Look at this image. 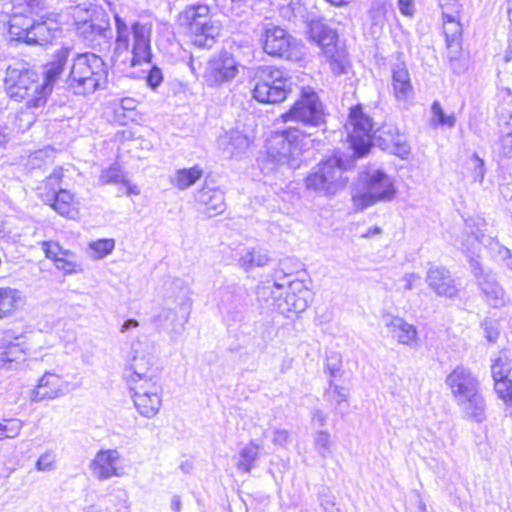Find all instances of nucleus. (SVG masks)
<instances>
[{"label": "nucleus", "instance_id": "1", "mask_svg": "<svg viewBox=\"0 0 512 512\" xmlns=\"http://www.w3.org/2000/svg\"><path fill=\"white\" fill-rule=\"evenodd\" d=\"M72 48L61 47L52 55L47 63L42 82L37 80V75L31 70H19L8 68L5 77L8 95L16 101H25L27 110L18 113L17 119L25 121V128H29L35 121V110L46 104L47 97L53 90L54 84L64 73L70 60Z\"/></svg>", "mask_w": 512, "mask_h": 512}, {"label": "nucleus", "instance_id": "2", "mask_svg": "<svg viewBox=\"0 0 512 512\" xmlns=\"http://www.w3.org/2000/svg\"><path fill=\"white\" fill-rule=\"evenodd\" d=\"M115 21V41L111 60L114 64L136 67L150 63L152 24L140 21L130 26L113 11Z\"/></svg>", "mask_w": 512, "mask_h": 512}, {"label": "nucleus", "instance_id": "3", "mask_svg": "<svg viewBox=\"0 0 512 512\" xmlns=\"http://www.w3.org/2000/svg\"><path fill=\"white\" fill-rule=\"evenodd\" d=\"M108 82V69L104 60L95 53H77L71 58L67 86L75 95H91L104 89Z\"/></svg>", "mask_w": 512, "mask_h": 512}, {"label": "nucleus", "instance_id": "4", "mask_svg": "<svg viewBox=\"0 0 512 512\" xmlns=\"http://www.w3.org/2000/svg\"><path fill=\"white\" fill-rule=\"evenodd\" d=\"M207 4L188 5L179 14V24L186 29L190 41L199 48H211L221 32V24L212 18Z\"/></svg>", "mask_w": 512, "mask_h": 512}, {"label": "nucleus", "instance_id": "5", "mask_svg": "<svg viewBox=\"0 0 512 512\" xmlns=\"http://www.w3.org/2000/svg\"><path fill=\"white\" fill-rule=\"evenodd\" d=\"M301 135L298 127L274 133L267 141L264 169L274 171L282 167H299L302 155Z\"/></svg>", "mask_w": 512, "mask_h": 512}, {"label": "nucleus", "instance_id": "6", "mask_svg": "<svg viewBox=\"0 0 512 512\" xmlns=\"http://www.w3.org/2000/svg\"><path fill=\"white\" fill-rule=\"evenodd\" d=\"M258 294L265 296L271 294L276 302L277 310L289 317L290 313H301L306 310L311 300V291L301 280H292L285 283L274 281L258 287Z\"/></svg>", "mask_w": 512, "mask_h": 512}, {"label": "nucleus", "instance_id": "7", "mask_svg": "<svg viewBox=\"0 0 512 512\" xmlns=\"http://www.w3.org/2000/svg\"><path fill=\"white\" fill-rule=\"evenodd\" d=\"M281 118L284 122H297L299 135L311 136L313 133L310 130L324 123L323 106L315 92L304 91L302 97Z\"/></svg>", "mask_w": 512, "mask_h": 512}, {"label": "nucleus", "instance_id": "8", "mask_svg": "<svg viewBox=\"0 0 512 512\" xmlns=\"http://www.w3.org/2000/svg\"><path fill=\"white\" fill-rule=\"evenodd\" d=\"M291 80L277 68L267 66L260 70L253 88V97L261 103H279L291 93Z\"/></svg>", "mask_w": 512, "mask_h": 512}, {"label": "nucleus", "instance_id": "9", "mask_svg": "<svg viewBox=\"0 0 512 512\" xmlns=\"http://www.w3.org/2000/svg\"><path fill=\"white\" fill-rule=\"evenodd\" d=\"M309 35L311 40L321 47L332 72L336 75L346 73L349 65L347 52L338 45L336 33L321 21H312L309 25Z\"/></svg>", "mask_w": 512, "mask_h": 512}, {"label": "nucleus", "instance_id": "10", "mask_svg": "<svg viewBox=\"0 0 512 512\" xmlns=\"http://www.w3.org/2000/svg\"><path fill=\"white\" fill-rule=\"evenodd\" d=\"M346 184L341 160L331 157L317 165L306 177V186L325 195H334Z\"/></svg>", "mask_w": 512, "mask_h": 512}, {"label": "nucleus", "instance_id": "11", "mask_svg": "<svg viewBox=\"0 0 512 512\" xmlns=\"http://www.w3.org/2000/svg\"><path fill=\"white\" fill-rule=\"evenodd\" d=\"M396 190L392 179L382 170H376L366 175V187L363 192L353 195V204L363 210L379 201H390Z\"/></svg>", "mask_w": 512, "mask_h": 512}, {"label": "nucleus", "instance_id": "12", "mask_svg": "<svg viewBox=\"0 0 512 512\" xmlns=\"http://www.w3.org/2000/svg\"><path fill=\"white\" fill-rule=\"evenodd\" d=\"M263 50L268 55L297 59L302 54V45L279 26L267 25L262 35Z\"/></svg>", "mask_w": 512, "mask_h": 512}, {"label": "nucleus", "instance_id": "13", "mask_svg": "<svg viewBox=\"0 0 512 512\" xmlns=\"http://www.w3.org/2000/svg\"><path fill=\"white\" fill-rule=\"evenodd\" d=\"M346 130L350 147L358 156L365 155L372 146V121L359 106L351 108Z\"/></svg>", "mask_w": 512, "mask_h": 512}, {"label": "nucleus", "instance_id": "14", "mask_svg": "<svg viewBox=\"0 0 512 512\" xmlns=\"http://www.w3.org/2000/svg\"><path fill=\"white\" fill-rule=\"evenodd\" d=\"M125 379L129 388L135 387V385L158 383L160 382V371L149 353L143 351L139 354L135 351L125 368Z\"/></svg>", "mask_w": 512, "mask_h": 512}, {"label": "nucleus", "instance_id": "15", "mask_svg": "<svg viewBox=\"0 0 512 512\" xmlns=\"http://www.w3.org/2000/svg\"><path fill=\"white\" fill-rule=\"evenodd\" d=\"M89 468L92 475L100 481L119 478L125 474L123 457L117 449L99 450L90 462Z\"/></svg>", "mask_w": 512, "mask_h": 512}, {"label": "nucleus", "instance_id": "16", "mask_svg": "<svg viewBox=\"0 0 512 512\" xmlns=\"http://www.w3.org/2000/svg\"><path fill=\"white\" fill-rule=\"evenodd\" d=\"M134 405L138 412L146 418L155 417L162 405L163 388L160 382L147 385H135L130 388Z\"/></svg>", "mask_w": 512, "mask_h": 512}, {"label": "nucleus", "instance_id": "17", "mask_svg": "<svg viewBox=\"0 0 512 512\" xmlns=\"http://www.w3.org/2000/svg\"><path fill=\"white\" fill-rule=\"evenodd\" d=\"M238 74V63L232 54L224 51L207 64L204 79L209 86L217 87L232 81Z\"/></svg>", "mask_w": 512, "mask_h": 512}, {"label": "nucleus", "instance_id": "18", "mask_svg": "<svg viewBox=\"0 0 512 512\" xmlns=\"http://www.w3.org/2000/svg\"><path fill=\"white\" fill-rule=\"evenodd\" d=\"M471 269L485 301L493 307L503 306L505 292L497 282L495 275L491 271L484 270L477 259L471 258Z\"/></svg>", "mask_w": 512, "mask_h": 512}, {"label": "nucleus", "instance_id": "19", "mask_svg": "<svg viewBox=\"0 0 512 512\" xmlns=\"http://www.w3.org/2000/svg\"><path fill=\"white\" fill-rule=\"evenodd\" d=\"M61 33L59 15L47 13L32 20L29 45H45L51 43Z\"/></svg>", "mask_w": 512, "mask_h": 512}, {"label": "nucleus", "instance_id": "20", "mask_svg": "<svg viewBox=\"0 0 512 512\" xmlns=\"http://www.w3.org/2000/svg\"><path fill=\"white\" fill-rule=\"evenodd\" d=\"M445 384L454 400L480 389V382L471 369L459 365L446 377Z\"/></svg>", "mask_w": 512, "mask_h": 512}, {"label": "nucleus", "instance_id": "21", "mask_svg": "<svg viewBox=\"0 0 512 512\" xmlns=\"http://www.w3.org/2000/svg\"><path fill=\"white\" fill-rule=\"evenodd\" d=\"M195 201L200 212L209 218L220 215L226 210L223 190L207 183L196 192Z\"/></svg>", "mask_w": 512, "mask_h": 512}, {"label": "nucleus", "instance_id": "22", "mask_svg": "<svg viewBox=\"0 0 512 512\" xmlns=\"http://www.w3.org/2000/svg\"><path fill=\"white\" fill-rule=\"evenodd\" d=\"M425 281L428 288L439 297L453 299L458 296L459 289L455 279L445 267L431 266L426 273Z\"/></svg>", "mask_w": 512, "mask_h": 512}, {"label": "nucleus", "instance_id": "23", "mask_svg": "<svg viewBox=\"0 0 512 512\" xmlns=\"http://www.w3.org/2000/svg\"><path fill=\"white\" fill-rule=\"evenodd\" d=\"M68 382L60 375L45 372L39 379L38 384L32 390L31 400L40 402L43 400H54L66 394L68 391Z\"/></svg>", "mask_w": 512, "mask_h": 512}, {"label": "nucleus", "instance_id": "24", "mask_svg": "<svg viewBox=\"0 0 512 512\" xmlns=\"http://www.w3.org/2000/svg\"><path fill=\"white\" fill-rule=\"evenodd\" d=\"M77 34L89 45L96 49L111 38V30L108 21L97 22V18L78 22Z\"/></svg>", "mask_w": 512, "mask_h": 512}, {"label": "nucleus", "instance_id": "25", "mask_svg": "<svg viewBox=\"0 0 512 512\" xmlns=\"http://www.w3.org/2000/svg\"><path fill=\"white\" fill-rule=\"evenodd\" d=\"M386 327L393 339L399 344L411 349L419 346L418 329L413 324L398 316H390L386 321Z\"/></svg>", "mask_w": 512, "mask_h": 512}, {"label": "nucleus", "instance_id": "26", "mask_svg": "<svg viewBox=\"0 0 512 512\" xmlns=\"http://www.w3.org/2000/svg\"><path fill=\"white\" fill-rule=\"evenodd\" d=\"M454 401L467 419L476 423H482L486 419V402L480 389Z\"/></svg>", "mask_w": 512, "mask_h": 512}, {"label": "nucleus", "instance_id": "27", "mask_svg": "<svg viewBox=\"0 0 512 512\" xmlns=\"http://www.w3.org/2000/svg\"><path fill=\"white\" fill-rule=\"evenodd\" d=\"M489 239L492 237H486L479 228H475V225L467 222L465 230L459 239L460 248L466 254L471 263L472 259H477L480 246L484 245L489 249Z\"/></svg>", "mask_w": 512, "mask_h": 512}, {"label": "nucleus", "instance_id": "28", "mask_svg": "<svg viewBox=\"0 0 512 512\" xmlns=\"http://www.w3.org/2000/svg\"><path fill=\"white\" fill-rule=\"evenodd\" d=\"M249 145V138L238 130L225 132L217 138L218 149L228 158L244 153Z\"/></svg>", "mask_w": 512, "mask_h": 512}, {"label": "nucleus", "instance_id": "29", "mask_svg": "<svg viewBox=\"0 0 512 512\" xmlns=\"http://www.w3.org/2000/svg\"><path fill=\"white\" fill-rule=\"evenodd\" d=\"M393 92L397 100L405 101L413 94V86L409 71L403 61H397L392 65Z\"/></svg>", "mask_w": 512, "mask_h": 512}, {"label": "nucleus", "instance_id": "30", "mask_svg": "<svg viewBox=\"0 0 512 512\" xmlns=\"http://www.w3.org/2000/svg\"><path fill=\"white\" fill-rule=\"evenodd\" d=\"M49 204L59 215L75 220L80 214V201L69 190H60Z\"/></svg>", "mask_w": 512, "mask_h": 512}, {"label": "nucleus", "instance_id": "31", "mask_svg": "<svg viewBox=\"0 0 512 512\" xmlns=\"http://www.w3.org/2000/svg\"><path fill=\"white\" fill-rule=\"evenodd\" d=\"M262 446L254 440L249 441L238 452V458L235 467L238 472L250 474L256 467L257 460L260 457Z\"/></svg>", "mask_w": 512, "mask_h": 512}, {"label": "nucleus", "instance_id": "32", "mask_svg": "<svg viewBox=\"0 0 512 512\" xmlns=\"http://www.w3.org/2000/svg\"><path fill=\"white\" fill-rule=\"evenodd\" d=\"M32 20L33 18L23 13H14L9 20V34L11 39L23 41L29 45Z\"/></svg>", "mask_w": 512, "mask_h": 512}, {"label": "nucleus", "instance_id": "33", "mask_svg": "<svg viewBox=\"0 0 512 512\" xmlns=\"http://www.w3.org/2000/svg\"><path fill=\"white\" fill-rule=\"evenodd\" d=\"M62 177L63 169L56 167L38 188L39 195L45 203L51 202L57 193L63 190L61 188Z\"/></svg>", "mask_w": 512, "mask_h": 512}, {"label": "nucleus", "instance_id": "34", "mask_svg": "<svg viewBox=\"0 0 512 512\" xmlns=\"http://www.w3.org/2000/svg\"><path fill=\"white\" fill-rule=\"evenodd\" d=\"M271 258L265 250L259 248H249L239 258L240 266L249 271L253 267H264L269 264Z\"/></svg>", "mask_w": 512, "mask_h": 512}, {"label": "nucleus", "instance_id": "35", "mask_svg": "<svg viewBox=\"0 0 512 512\" xmlns=\"http://www.w3.org/2000/svg\"><path fill=\"white\" fill-rule=\"evenodd\" d=\"M203 175L199 166L177 170L171 178V183L180 190L187 189L194 185Z\"/></svg>", "mask_w": 512, "mask_h": 512}, {"label": "nucleus", "instance_id": "36", "mask_svg": "<svg viewBox=\"0 0 512 512\" xmlns=\"http://www.w3.org/2000/svg\"><path fill=\"white\" fill-rule=\"evenodd\" d=\"M512 370V355L508 351H500L491 360V375L493 380L507 379Z\"/></svg>", "mask_w": 512, "mask_h": 512}, {"label": "nucleus", "instance_id": "37", "mask_svg": "<svg viewBox=\"0 0 512 512\" xmlns=\"http://www.w3.org/2000/svg\"><path fill=\"white\" fill-rule=\"evenodd\" d=\"M21 296L18 290L10 287L0 288V318H6L16 310Z\"/></svg>", "mask_w": 512, "mask_h": 512}, {"label": "nucleus", "instance_id": "38", "mask_svg": "<svg viewBox=\"0 0 512 512\" xmlns=\"http://www.w3.org/2000/svg\"><path fill=\"white\" fill-rule=\"evenodd\" d=\"M443 30L449 54L456 55L460 51V39L462 36V26L459 20L449 22L447 25H443Z\"/></svg>", "mask_w": 512, "mask_h": 512}, {"label": "nucleus", "instance_id": "39", "mask_svg": "<svg viewBox=\"0 0 512 512\" xmlns=\"http://www.w3.org/2000/svg\"><path fill=\"white\" fill-rule=\"evenodd\" d=\"M25 359V351L21 343L9 342L0 352V367L8 368L7 364L19 362Z\"/></svg>", "mask_w": 512, "mask_h": 512}, {"label": "nucleus", "instance_id": "40", "mask_svg": "<svg viewBox=\"0 0 512 512\" xmlns=\"http://www.w3.org/2000/svg\"><path fill=\"white\" fill-rule=\"evenodd\" d=\"M489 250L496 261L501 262L507 270L512 272V252L510 249L503 246L496 239H489Z\"/></svg>", "mask_w": 512, "mask_h": 512}, {"label": "nucleus", "instance_id": "41", "mask_svg": "<svg viewBox=\"0 0 512 512\" xmlns=\"http://www.w3.org/2000/svg\"><path fill=\"white\" fill-rule=\"evenodd\" d=\"M55 150L49 147L34 152L28 164L31 169H41L43 166L52 165L54 163Z\"/></svg>", "mask_w": 512, "mask_h": 512}, {"label": "nucleus", "instance_id": "42", "mask_svg": "<svg viewBox=\"0 0 512 512\" xmlns=\"http://www.w3.org/2000/svg\"><path fill=\"white\" fill-rule=\"evenodd\" d=\"M431 113L430 125L432 127H437L438 125L453 127L455 125L454 115H446L438 101L432 103Z\"/></svg>", "mask_w": 512, "mask_h": 512}, {"label": "nucleus", "instance_id": "43", "mask_svg": "<svg viewBox=\"0 0 512 512\" xmlns=\"http://www.w3.org/2000/svg\"><path fill=\"white\" fill-rule=\"evenodd\" d=\"M314 447L322 458H326L332 453V441L328 431H318L314 436Z\"/></svg>", "mask_w": 512, "mask_h": 512}, {"label": "nucleus", "instance_id": "44", "mask_svg": "<svg viewBox=\"0 0 512 512\" xmlns=\"http://www.w3.org/2000/svg\"><path fill=\"white\" fill-rule=\"evenodd\" d=\"M494 390L506 407L512 410V381L509 378L494 380Z\"/></svg>", "mask_w": 512, "mask_h": 512}, {"label": "nucleus", "instance_id": "45", "mask_svg": "<svg viewBox=\"0 0 512 512\" xmlns=\"http://www.w3.org/2000/svg\"><path fill=\"white\" fill-rule=\"evenodd\" d=\"M324 396L328 402L340 406L342 402H347L349 393L343 386L335 385L331 379Z\"/></svg>", "mask_w": 512, "mask_h": 512}, {"label": "nucleus", "instance_id": "46", "mask_svg": "<svg viewBox=\"0 0 512 512\" xmlns=\"http://www.w3.org/2000/svg\"><path fill=\"white\" fill-rule=\"evenodd\" d=\"M115 247L113 239H99L89 244V248L93 251L95 259H102L112 253Z\"/></svg>", "mask_w": 512, "mask_h": 512}, {"label": "nucleus", "instance_id": "47", "mask_svg": "<svg viewBox=\"0 0 512 512\" xmlns=\"http://www.w3.org/2000/svg\"><path fill=\"white\" fill-rule=\"evenodd\" d=\"M388 3L384 0H375L369 9V17L373 25H382L385 21Z\"/></svg>", "mask_w": 512, "mask_h": 512}, {"label": "nucleus", "instance_id": "48", "mask_svg": "<svg viewBox=\"0 0 512 512\" xmlns=\"http://www.w3.org/2000/svg\"><path fill=\"white\" fill-rule=\"evenodd\" d=\"M35 469L39 472H50L56 469V454L47 450L41 454L35 463Z\"/></svg>", "mask_w": 512, "mask_h": 512}, {"label": "nucleus", "instance_id": "49", "mask_svg": "<svg viewBox=\"0 0 512 512\" xmlns=\"http://www.w3.org/2000/svg\"><path fill=\"white\" fill-rule=\"evenodd\" d=\"M100 182L102 184L123 182V176L119 166L112 165L109 168L102 170Z\"/></svg>", "mask_w": 512, "mask_h": 512}, {"label": "nucleus", "instance_id": "50", "mask_svg": "<svg viewBox=\"0 0 512 512\" xmlns=\"http://www.w3.org/2000/svg\"><path fill=\"white\" fill-rule=\"evenodd\" d=\"M23 427L22 421L18 419L10 420L7 424L0 423V432L2 438H15Z\"/></svg>", "mask_w": 512, "mask_h": 512}, {"label": "nucleus", "instance_id": "51", "mask_svg": "<svg viewBox=\"0 0 512 512\" xmlns=\"http://www.w3.org/2000/svg\"><path fill=\"white\" fill-rule=\"evenodd\" d=\"M136 108V101L133 98H123L114 108L115 116L119 121L123 122L121 118H126V112H132Z\"/></svg>", "mask_w": 512, "mask_h": 512}, {"label": "nucleus", "instance_id": "52", "mask_svg": "<svg viewBox=\"0 0 512 512\" xmlns=\"http://www.w3.org/2000/svg\"><path fill=\"white\" fill-rule=\"evenodd\" d=\"M393 153L402 159L407 158L410 154V146L404 137L398 135L396 139L393 140Z\"/></svg>", "mask_w": 512, "mask_h": 512}, {"label": "nucleus", "instance_id": "53", "mask_svg": "<svg viewBox=\"0 0 512 512\" xmlns=\"http://www.w3.org/2000/svg\"><path fill=\"white\" fill-rule=\"evenodd\" d=\"M42 248L46 257L52 259L53 261H55L61 255H68V253L63 251L59 244L55 242H43Z\"/></svg>", "mask_w": 512, "mask_h": 512}, {"label": "nucleus", "instance_id": "54", "mask_svg": "<svg viewBox=\"0 0 512 512\" xmlns=\"http://www.w3.org/2000/svg\"><path fill=\"white\" fill-rule=\"evenodd\" d=\"M326 369L332 378L337 376L341 369V356L339 353L332 352L327 357Z\"/></svg>", "mask_w": 512, "mask_h": 512}, {"label": "nucleus", "instance_id": "55", "mask_svg": "<svg viewBox=\"0 0 512 512\" xmlns=\"http://www.w3.org/2000/svg\"><path fill=\"white\" fill-rule=\"evenodd\" d=\"M290 441V433L286 429H275L273 432L272 443L276 446L286 448Z\"/></svg>", "mask_w": 512, "mask_h": 512}, {"label": "nucleus", "instance_id": "56", "mask_svg": "<svg viewBox=\"0 0 512 512\" xmlns=\"http://www.w3.org/2000/svg\"><path fill=\"white\" fill-rule=\"evenodd\" d=\"M146 81L149 87L156 89L163 81L162 71L158 67L153 66L148 72Z\"/></svg>", "mask_w": 512, "mask_h": 512}, {"label": "nucleus", "instance_id": "57", "mask_svg": "<svg viewBox=\"0 0 512 512\" xmlns=\"http://www.w3.org/2000/svg\"><path fill=\"white\" fill-rule=\"evenodd\" d=\"M420 280V275L414 272L406 273L400 279V281L403 282L404 291L412 290L415 287V285L419 283Z\"/></svg>", "mask_w": 512, "mask_h": 512}, {"label": "nucleus", "instance_id": "58", "mask_svg": "<svg viewBox=\"0 0 512 512\" xmlns=\"http://www.w3.org/2000/svg\"><path fill=\"white\" fill-rule=\"evenodd\" d=\"M472 160L474 161V180L482 182L485 176L484 161L480 159L477 154H473Z\"/></svg>", "mask_w": 512, "mask_h": 512}, {"label": "nucleus", "instance_id": "59", "mask_svg": "<svg viewBox=\"0 0 512 512\" xmlns=\"http://www.w3.org/2000/svg\"><path fill=\"white\" fill-rule=\"evenodd\" d=\"M67 255H61L59 258H57L54 263L55 266L59 269L64 271L65 273H72L75 271L76 263L74 261H71L69 259H66Z\"/></svg>", "mask_w": 512, "mask_h": 512}, {"label": "nucleus", "instance_id": "60", "mask_svg": "<svg viewBox=\"0 0 512 512\" xmlns=\"http://www.w3.org/2000/svg\"><path fill=\"white\" fill-rule=\"evenodd\" d=\"M501 151L505 157L512 158V132L502 137Z\"/></svg>", "mask_w": 512, "mask_h": 512}, {"label": "nucleus", "instance_id": "61", "mask_svg": "<svg viewBox=\"0 0 512 512\" xmlns=\"http://www.w3.org/2000/svg\"><path fill=\"white\" fill-rule=\"evenodd\" d=\"M398 5L403 15L411 16L413 14L414 5L412 0H398Z\"/></svg>", "mask_w": 512, "mask_h": 512}, {"label": "nucleus", "instance_id": "62", "mask_svg": "<svg viewBox=\"0 0 512 512\" xmlns=\"http://www.w3.org/2000/svg\"><path fill=\"white\" fill-rule=\"evenodd\" d=\"M327 420V414L323 411L316 409L313 412L312 421L320 426H324Z\"/></svg>", "mask_w": 512, "mask_h": 512}, {"label": "nucleus", "instance_id": "63", "mask_svg": "<svg viewBox=\"0 0 512 512\" xmlns=\"http://www.w3.org/2000/svg\"><path fill=\"white\" fill-rule=\"evenodd\" d=\"M27 5V12L33 13L36 9L40 8L43 0H24Z\"/></svg>", "mask_w": 512, "mask_h": 512}, {"label": "nucleus", "instance_id": "64", "mask_svg": "<svg viewBox=\"0 0 512 512\" xmlns=\"http://www.w3.org/2000/svg\"><path fill=\"white\" fill-rule=\"evenodd\" d=\"M139 326V322L135 319H128L126 320L122 327H121V332L122 333H125L127 332L128 330L132 329V328H136Z\"/></svg>", "mask_w": 512, "mask_h": 512}]
</instances>
